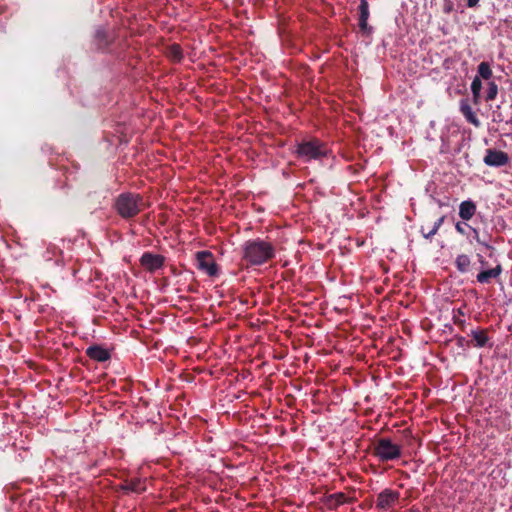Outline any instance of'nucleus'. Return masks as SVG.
<instances>
[{
  "label": "nucleus",
  "instance_id": "f257e3e1",
  "mask_svg": "<svg viewBox=\"0 0 512 512\" xmlns=\"http://www.w3.org/2000/svg\"><path fill=\"white\" fill-rule=\"evenodd\" d=\"M114 207L122 218L130 219L143 211L146 203L141 194L125 192L118 195Z\"/></svg>",
  "mask_w": 512,
  "mask_h": 512
},
{
  "label": "nucleus",
  "instance_id": "f03ea898",
  "mask_svg": "<svg viewBox=\"0 0 512 512\" xmlns=\"http://www.w3.org/2000/svg\"><path fill=\"white\" fill-rule=\"evenodd\" d=\"M328 149L324 143L318 139L303 141L297 145L296 155L304 162L311 160H320L327 156Z\"/></svg>",
  "mask_w": 512,
  "mask_h": 512
},
{
  "label": "nucleus",
  "instance_id": "7ed1b4c3",
  "mask_svg": "<svg viewBox=\"0 0 512 512\" xmlns=\"http://www.w3.org/2000/svg\"><path fill=\"white\" fill-rule=\"evenodd\" d=\"M372 454L382 462L396 460L402 455L401 446L390 438H379L373 442Z\"/></svg>",
  "mask_w": 512,
  "mask_h": 512
},
{
  "label": "nucleus",
  "instance_id": "20e7f679",
  "mask_svg": "<svg viewBox=\"0 0 512 512\" xmlns=\"http://www.w3.org/2000/svg\"><path fill=\"white\" fill-rule=\"evenodd\" d=\"M273 248L269 242L253 240L246 243L244 256H273Z\"/></svg>",
  "mask_w": 512,
  "mask_h": 512
},
{
  "label": "nucleus",
  "instance_id": "39448f33",
  "mask_svg": "<svg viewBox=\"0 0 512 512\" xmlns=\"http://www.w3.org/2000/svg\"><path fill=\"white\" fill-rule=\"evenodd\" d=\"M194 266L211 279L218 278L221 273V268L214 258H195Z\"/></svg>",
  "mask_w": 512,
  "mask_h": 512
},
{
  "label": "nucleus",
  "instance_id": "423d86ee",
  "mask_svg": "<svg viewBox=\"0 0 512 512\" xmlns=\"http://www.w3.org/2000/svg\"><path fill=\"white\" fill-rule=\"evenodd\" d=\"M483 162L490 167H502L508 164L509 156L501 150L487 149Z\"/></svg>",
  "mask_w": 512,
  "mask_h": 512
},
{
  "label": "nucleus",
  "instance_id": "0eeeda50",
  "mask_svg": "<svg viewBox=\"0 0 512 512\" xmlns=\"http://www.w3.org/2000/svg\"><path fill=\"white\" fill-rule=\"evenodd\" d=\"M400 493L391 489H384L377 496L376 507L387 510L393 507L399 500Z\"/></svg>",
  "mask_w": 512,
  "mask_h": 512
},
{
  "label": "nucleus",
  "instance_id": "6e6552de",
  "mask_svg": "<svg viewBox=\"0 0 512 512\" xmlns=\"http://www.w3.org/2000/svg\"><path fill=\"white\" fill-rule=\"evenodd\" d=\"M369 4L367 0H360L359 5V28L364 34H370L372 27L368 25L369 18Z\"/></svg>",
  "mask_w": 512,
  "mask_h": 512
},
{
  "label": "nucleus",
  "instance_id": "1a4fd4ad",
  "mask_svg": "<svg viewBox=\"0 0 512 512\" xmlns=\"http://www.w3.org/2000/svg\"><path fill=\"white\" fill-rule=\"evenodd\" d=\"M86 355L98 362H105L110 359V352L101 345H91L86 349Z\"/></svg>",
  "mask_w": 512,
  "mask_h": 512
},
{
  "label": "nucleus",
  "instance_id": "9d476101",
  "mask_svg": "<svg viewBox=\"0 0 512 512\" xmlns=\"http://www.w3.org/2000/svg\"><path fill=\"white\" fill-rule=\"evenodd\" d=\"M444 219L445 216H440L432 223L423 224L420 229V232L423 235V237L426 239L432 238L443 224Z\"/></svg>",
  "mask_w": 512,
  "mask_h": 512
},
{
  "label": "nucleus",
  "instance_id": "9b49d317",
  "mask_svg": "<svg viewBox=\"0 0 512 512\" xmlns=\"http://www.w3.org/2000/svg\"><path fill=\"white\" fill-rule=\"evenodd\" d=\"M460 111L467 120V122H469L470 124L474 125L477 128L480 127L481 122L477 118L475 112L473 111L471 105L467 100L460 101Z\"/></svg>",
  "mask_w": 512,
  "mask_h": 512
},
{
  "label": "nucleus",
  "instance_id": "f8f14e48",
  "mask_svg": "<svg viewBox=\"0 0 512 512\" xmlns=\"http://www.w3.org/2000/svg\"><path fill=\"white\" fill-rule=\"evenodd\" d=\"M165 258H139L140 266L144 270L154 273L164 265Z\"/></svg>",
  "mask_w": 512,
  "mask_h": 512
},
{
  "label": "nucleus",
  "instance_id": "ddd939ff",
  "mask_svg": "<svg viewBox=\"0 0 512 512\" xmlns=\"http://www.w3.org/2000/svg\"><path fill=\"white\" fill-rule=\"evenodd\" d=\"M472 336V345L477 348H482L488 345L489 343V336L487 334L486 329H476L471 331Z\"/></svg>",
  "mask_w": 512,
  "mask_h": 512
},
{
  "label": "nucleus",
  "instance_id": "4468645a",
  "mask_svg": "<svg viewBox=\"0 0 512 512\" xmlns=\"http://www.w3.org/2000/svg\"><path fill=\"white\" fill-rule=\"evenodd\" d=\"M475 212H476V205L473 201L466 200V201L461 202V204L459 206V216L463 220H466V221L470 220L475 215Z\"/></svg>",
  "mask_w": 512,
  "mask_h": 512
},
{
  "label": "nucleus",
  "instance_id": "2eb2a0df",
  "mask_svg": "<svg viewBox=\"0 0 512 512\" xmlns=\"http://www.w3.org/2000/svg\"><path fill=\"white\" fill-rule=\"evenodd\" d=\"M501 271H502L501 265L497 264L492 269H486V270L481 271L477 275V281L480 283H489L491 281V279L498 277L500 275Z\"/></svg>",
  "mask_w": 512,
  "mask_h": 512
},
{
  "label": "nucleus",
  "instance_id": "dca6fc26",
  "mask_svg": "<svg viewBox=\"0 0 512 512\" xmlns=\"http://www.w3.org/2000/svg\"><path fill=\"white\" fill-rule=\"evenodd\" d=\"M346 501V495L342 492H338L328 495L325 499V504L330 510H335L338 506L344 504Z\"/></svg>",
  "mask_w": 512,
  "mask_h": 512
},
{
  "label": "nucleus",
  "instance_id": "f3484780",
  "mask_svg": "<svg viewBox=\"0 0 512 512\" xmlns=\"http://www.w3.org/2000/svg\"><path fill=\"white\" fill-rule=\"evenodd\" d=\"M122 489L127 492L142 493L146 490V486L141 479L134 478L126 481V483L122 486Z\"/></svg>",
  "mask_w": 512,
  "mask_h": 512
},
{
  "label": "nucleus",
  "instance_id": "a211bd4d",
  "mask_svg": "<svg viewBox=\"0 0 512 512\" xmlns=\"http://www.w3.org/2000/svg\"><path fill=\"white\" fill-rule=\"evenodd\" d=\"M166 55L169 59H171L174 62H181L183 59V51L179 44H172L169 47H167Z\"/></svg>",
  "mask_w": 512,
  "mask_h": 512
},
{
  "label": "nucleus",
  "instance_id": "6ab92c4d",
  "mask_svg": "<svg viewBox=\"0 0 512 512\" xmlns=\"http://www.w3.org/2000/svg\"><path fill=\"white\" fill-rule=\"evenodd\" d=\"M478 74L479 78H483L485 80H489L492 77V70L488 62H481L478 65Z\"/></svg>",
  "mask_w": 512,
  "mask_h": 512
},
{
  "label": "nucleus",
  "instance_id": "aec40b11",
  "mask_svg": "<svg viewBox=\"0 0 512 512\" xmlns=\"http://www.w3.org/2000/svg\"><path fill=\"white\" fill-rule=\"evenodd\" d=\"M497 94H498L497 84L494 81L489 82L485 100L486 101L494 100L496 98Z\"/></svg>",
  "mask_w": 512,
  "mask_h": 512
},
{
  "label": "nucleus",
  "instance_id": "412c9836",
  "mask_svg": "<svg viewBox=\"0 0 512 512\" xmlns=\"http://www.w3.org/2000/svg\"><path fill=\"white\" fill-rule=\"evenodd\" d=\"M455 264L458 270L462 273L466 272L470 266L469 258H456Z\"/></svg>",
  "mask_w": 512,
  "mask_h": 512
},
{
  "label": "nucleus",
  "instance_id": "4be33fe9",
  "mask_svg": "<svg viewBox=\"0 0 512 512\" xmlns=\"http://www.w3.org/2000/svg\"><path fill=\"white\" fill-rule=\"evenodd\" d=\"M482 82L478 76H476L471 83V91L472 94H477V92H481Z\"/></svg>",
  "mask_w": 512,
  "mask_h": 512
},
{
  "label": "nucleus",
  "instance_id": "5701e85b",
  "mask_svg": "<svg viewBox=\"0 0 512 512\" xmlns=\"http://www.w3.org/2000/svg\"><path fill=\"white\" fill-rule=\"evenodd\" d=\"M248 259H249V262L247 263V266L248 265H262L264 263H267L269 258H248Z\"/></svg>",
  "mask_w": 512,
  "mask_h": 512
},
{
  "label": "nucleus",
  "instance_id": "b1692460",
  "mask_svg": "<svg viewBox=\"0 0 512 512\" xmlns=\"http://www.w3.org/2000/svg\"><path fill=\"white\" fill-rule=\"evenodd\" d=\"M96 38L99 41H105V43L103 44L104 47L108 45V42L106 41V33L104 30H97Z\"/></svg>",
  "mask_w": 512,
  "mask_h": 512
},
{
  "label": "nucleus",
  "instance_id": "393cba45",
  "mask_svg": "<svg viewBox=\"0 0 512 512\" xmlns=\"http://www.w3.org/2000/svg\"><path fill=\"white\" fill-rule=\"evenodd\" d=\"M466 227L470 228V226H468L466 223H457V224H456V229H457L460 233H462V234H465V233H466V231H465V228H466Z\"/></svg>",
  "mask_w": 512,
  "mask_h": 512
},
{
  "label": "nucleus",
  "instance_id": "a878e982",
  "mask_svg": "<svg viewBox=\"0 0 512 512\" xmlns=\"http://www.w3.org/2000/svg\"><path fill=\"white\" fill-rule=\"evenodd\" d=\"M194 256H213L212 253L208 250L197 251Z\"/></svg>",
  "mask_w": 512,
  "mask_h": 512
},
{
  "label": "nucleus",
  "instance_id": "bb28decb",
  "mask_svg": "<svg viewBox=\"0 0 512 512\" xmlns=\"http://www.w3.org/2000/svg\"><path fill=\"white\" fill-rule=\"evenodd\" d=\"M453 319H454V323L456 325H458L461 329L464 328V325H465V321L464 320H461V319L457 318L456 316H454Z\"/></svg>",
  "mask_w": 512,
  "mask_h": 512
},
{
  "label": "nucleus",
  "instance_id": "cd10ccee",
  "mask_svg": "<svg viewBox=\"0 0 512 512\" xmlns=\"http://www.w3.org/2000/svg\"><path fill=\"white\" fill-rule=\"evenodd\" d=\"M494 118L493 121L502 122L504 121V118L502 117L501 113H498L497 111H494Z\"/></svg>",
  "mask_w": 512,
  "mask_h": 512
},
{
  "label": "nucleus",
  "instance_id": "c85d7f7f",
  "mask_svg": "<svg viewBox=\"0 0 512 512\" xmlns=\"http://www.w3.org/2000/svg\"><path fill=\"white\" fill-rule=\"evenodd\" d=\"M479 0H467L468 7H475L478 4Z\"/></svg>",
  "mask_w": 512,
  "mask_h": 512
},
{
  "label": "nucleus",
  "instance_id": "c756f323",
  "mask_svg": "<svg viewBox=\"0 0 512 512\" xmlns=\"http://www.w3.org/2000/svg\"><path fill=\"white\" fill-rule=\"evenodd\" d=\"M480 100V92H477V94H473V101L475 104H478Z\"/></svg>",
  "mask_w": 512,
  "mask_h": 512
},
{
  "label": "nucleus",
  "instance_id": "7c9ffc66",
  "mask_svg": "<svg viewBox=\"0 0 512 512\" xmlns=\"http://www.w3.org/2000/svg\"><path fill=\"white\" fill-rule=\"evenodd\" d=\"M380 265L383 268L384 272H388V267L383 262H380Z\"/></svg>",
  "mask_w": 512,
  "mask_h": 512
},
{
  "label": "nucleus",
  "instance_id": "2f4dec72",
  "mask_svg": "<svg viewBox=\"0 0 512 512\" xmlns=\"http://www.w3.org/2000/svg\"><path fill=\"white\" fill-rule=\"evenodd\" d=\"M142 256L148 257V256H155V255L151 252H145V253H143Z\"/></svg>",
  "mask_w": 512,
  "mask_h": 512
},
{
  "label": "nucleus",
  "instance_id": "473e14b6",
  "mask_svg": "<svg viewBox=\"0 0 512 512\" xmlns=\"http://www.w3.org/2000/svg\"><path fill=\"white\" fill-rule=\"evenodd\" d=\"M289 266V261L285 260L283 263H282V267H288Z\"/></svg>",
  "mask_w": 512,
  "mask_h": 512
},
{
  "label": "nucleus",
  "instance_id": "72a5a7b5",
  "mask_svg": "<svg viewBox=\"0 0 512 512\" xmlns=\"http://www.w3.org/2000/svg\"><path fill=\"white\" fill-rule=\"evenodd\" d=\"M408 512H418V510L412 507V508L409 509Z\"/></svg>",
  "mask_w": 512,
  "mask_h": 512
},
{
  "label": "nucleus",
  "instance_id": "f704fd0d",
  "mask_svg": "<svg viewBox=\"0 0 512 512\" xmlns=\"http://www.w3.org/2000/svg\"><path fill=\"white\" fill-rule=\"evenodd\" d=\"M463 340H464V338H463V337H460V338H459L460 343H463Z\"/></svg>",
  "mask_w": 512,
  "mask_h": 512
},
{
  "label": "nucleus",
  "instance_id": "c9c22d12",
  "mask_svg": "<svg viewBox=\"0 0 512 512\" xmlns=\"http://www.w3.org/2000/svg\"><path fill=\"white\" fill-rule=\"evenodd\" d=\"M463 340H464V338H463V337H460V338H459L460 343H463Z\"/></svg>",
  "mask_w": 512,
  "mask_h": 512
}]
</instances>
